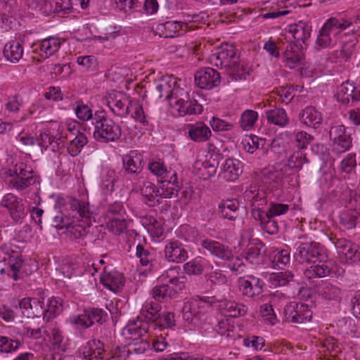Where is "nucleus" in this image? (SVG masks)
<instances>
[{"label": "nucleus", "instance_id": "f257e3e1", "mask_svg": "<svg viewBox=\"0 0 360 360\" xmlns=\"http://www.w3.org/2000/svg\"><path fill=\"white\" fill-rule=\"evenodd\" d=\"M295 257L300 263H311L304 271V277L310 281L323 278L330 274L331 268L326 262L327 256L323 247L315 242L302 243L297 248Z\"/></svg>", "mask_w": 360, "mask_h": 360}, {"label": "nucleus", "instance_id": "f03ea898", "mask_svg": "<svg viewBox=\"0 0 360 360\" xmlns=\"http://www.w3.org/2000/svg\"><path fill=\"white\" fill-rule=\"evenodd\" d=\"M210 62L217 67L224 68L232 79H245L247 69L241 64L237 49L233 44L221 45L216 53L210 56Z\"/></svg>", "mask_w": 360, "mask_h": 360}, {"label": "nucleus", "instance_id": "7ed1b4c3", "mask_svg": "<svg viewBox=\"0 0 360 360\" xmlns=\"http://www.w3.org/2000/svg\"><path fill=\"white\" fill-rule=\"evenodd\" d=\"M93 136L98 142L108 143L118 140L122 136L121 127L105 115L104 111H96L92 121Z\"/></svg>", "mask_w": 360, "mask_h": 360}, {"label": "nucleus", "instance_id": "20e7f679", "mask_svg": "<svg viewBox=\"0 0 360 360\" xmlns=\"http://www.w3.org/2000/svg\"><path fill=\"white\" fill-rule=\"evenodd\" d=\"M170 107L178 112L179 116L200 114L203 108L197 100L191 96L189 91L181 88L174 92Z\"/></svg>", "mask_w": 360, "mask_h": 360}, {"label": "nucleus", "instance_id": "39448f33", "mask_svg": "<svg viewBox=\"0 0 360 360\" xmlns=\"http://www.w3.org/2000/svg\"><path fill=\"white\" fill-rule=\"evenodd\" d=\"M63 207H65L68 216L75 219L77 221H81L83 219L87 221L92 214L89 209V204L81 202L77 198H64L58 196L54 208L55 210H60Z\"/></svg>", "mask_w": 360, "mask_h": 360}, {"label": "nucleus", "instance_id": "423d86ee", "mask_svg": "<svg viewBox=\"0 0 360 360\" xmlns=\"http://www.w3.org/2000/svg\"><path fill=\"white\" fill-rule=\"evenodd\" d=\"M106 103L110 110L117 116L126 117L131 112V100L120 91L110 93L106 97Z\"/></svg>", "mask_w": 360, "mask_h": 360}, {"label": "nucleus", "instance_id": "0eeeda50", "mask_svg": "<svg viewBox=\"0 0 360 360\" xmlns=\"http://www.w3.org/2000/svg\"><path fill=\"white\" fill-rule=\"evenodd\" d=\"M7 174L11 176H15L13 186L17 189H25L36 182V177L33 171L23 162L16 164L13 169H10Z\"/></svg>", "mask_w": 360, "mask_h": 360}, {"label": "nucleus", "instance_id": "6e6552de", "mask_svg": "<svg viewBox=\"0 0 360 360\" xmlns=\"http://www.w3.org/2000/svg\"><path fill=\"white\" fill-rule=\"evenodd\" d=\"M344 125L333 126L329 131L330 139L333 141L332 151L341 154L349 149L352 146L350 135L346 134Z\"/></svg>", "mask_w": 360, "mask_h": 360}, {"label": "nucleus", "instance_id": "1a4fd4ad", "mask_svg": "<svg viewBox=\"0 0 360 360\" xmlns=\"http://www.w3.org/2000/svg\"><path fill=\"white\" fill-rule=\"evenodd\" d=\"M350 25L351 23L347 22L341 23L336 18L329 19L319 32L316 43V49L319 50L328 47L331 42L330 34H336L338 32V29H345Z\"/></svg>", "mask_w": 360, "mask_h": 360}, {"label": "nucleus", "instance_id": "9d476101", "mask_svg": "<svg viewBox=\"0 0 360 360\" xmlns=\"http://www.w3.org/2000/svg\"><path fill=\"white\" fill-rule=\"evenodd\" d=\"M284 314L286 320L295 323L309 321L312 317V311L309 306L302 302H290L285 306Z\"/></svg>", "mask_w": 360, "mask_h": 360}, {"label": "nucleus", "instance_id": "9b49d317", "mask_svg": "<svg viewBox=\"0 0 360 360\" xmlns=\"http://www.w3.org/2000/svg\"><path fill=\"white\" fill-rule=\"evenodd\" d=\"M335 247L341 262L352 263L360 260V252H358V247L355 243L340 238L335 242Z\"/></svg>", "mask_w": 360, "mask_h": 360}, {"label": "nucleus", "instance_id": "f8f14e48", "mask_svg": "<svg viewBox=\"0 0 360 360\" xmlns=\"http://www.w3.org/2000/svg\"><path fill=\"white\" fill-rule=\"evenodd\" d=\"M195 82L201 89H211L220 84V74L212 68H205L195 72Z\"/></svg>", "mask_w": 360, "mask_h": 360}, {"label": "nucleus", "instance_id": "ddd939ff", "mask_svg": "<svg viewBox=\"0 0 360 360\" xmlns=\"http://www.w3.org/2000/svg\"><path fill=\"white\" fill-rule=\"evenodd\" d=\"M240 291L243 295L253 297L263 292L264 281L253 275H247L238 279Z\"/></svg>", "mask_w": 360, "mask_h": 360}, {"label": "nucleus", "instance_id": "4468645a", "mask_svg": "<svg viewBox=\"0 0 360 360\" xmlns=\"http://www.w3.org/2000/svg\"><path fill=\"white\" fill-rule=\"evenodd\" d=\"M1 205L8 210L11 217L16 222L26 215L23 200L12 193L4 196Z\"/></svg>", "mask_w": 360, "mask_h": 360}, {"label": "nucleus", "instance_id": "2eb2a0df", "mask_svg": "<svg viewBox=\"0 0 360 360\" xmlns=\"http://www.w3.org/2000/svg\"><path fill=\"white\" fill-rule=\"evenodd\" d=\"M360 219V195L354 196L349 201V207L342 211L340 220L346 229L355 227L358 219Z\"/></svg>", "mask_w": 360, "mask_h": 360}, {"label": "nucleus", "instance_id": "dca6fc26", "mask_svg": "<svg viewBox=\"0 0 360 360\" xmlns=\"http://www.w3.org/2000/svg\"><path fill=\"white\" fill-rule=\"evenodd\" d=\"M165 256L167 261L175 263L184 262L188 257L185 245L177 240H172L165 245Z\"/></svg>", "mask_w": 360, "mask_h": 360}, {"label": "nucleus", "instance_id": "f3484780", "mask_svg": "<svg viewBox=\"0 0 360 360\" xmlns=\"http://www.w3.org/2000/svg\"><path fill=\"white\" fill-rule=\"evenodd\" d=\"M206 314L205 304L198 300H191L184 304L182 309L183 319L195 323Z\"/></svg>", "mask_w": 360, "mask_h": 360}, {"label": "nucleus", "instance_id": "a211bd4d", "mask_svg": "<svg viewBox=\"0 0 360 360\" xmlns=\"http://www.w3.org/2000/svg\"><path fill=\"white\" fill-rule=\"evenodd\" d=\"M304 47L302 44L292 41L288 44L283 53L286 65L290 68H294L297 65L302 64L304 60Z\"/></svg>", "mask_w": 360, "mask_h": 360}, {"label": "nucleus", "instance_id": "6ab92c4d", "mask_svg": "<svg viewBox=\"0 0 360 360\" xmlns=\"http://www.w3.org/2000/svg\"><path fill=\"white\" fill-rule=\"evenodd\" d=\"M136 256L139 259L142 266H147L150 272L157 271L159 269V262L157 259L156 252L151 248H146L143 245L136 246Z\"/></svg>", "mask_w": 360, "mask_h": 360}, {"label": "nucleus", "instance_id": "aec40b11", "mask_svg": "<svg viewBox=\"0 0 360 360\" xmlns=\"http://www.w3.org/2000/svg\"><path fill=\"white\" fill-rule=\"evenodd\" d=\"M201 245L212 255L219 259L227 261H231L233 259L232 250L229 247L224 245L218 241L205 239L202 240Z\"/></svg>", "mask_w": 360, "mask_h": 360}, {"label": "nucleus", "instance_id": "412c9836", "mask_svg": "<svg viewBox=\"0 0 360 360\" xmlns=\"http://www.w3.org/2000/svg\"><path fill=\"white\" fill-rule=\"evenodd\" d=\"M149 330V323L142 317L138 316L136 320L130 321L124 329V334L129 339L138 340L146 335Z\"/></svg>", "mask_w": 360, "mask_h": 360}, {"label": "nucleus", "instance_id": "4be33fe9", "mask_svg": "<svg viewBox=\"0 0 360 360\" xmlns=\"http://www.w3.org/2000/svg\"><path fill=\"white\" fill-rule=\"evenodd\" d=\"M181 89V88L176 84V82L174 79H170L168 81L162 80L158 83L153 90V94L155 97L158 98L165 96L170 105L172 99L174 97V92Z\"/></svg>", "mask_w": 360, "mask_h": 360}, {"label": "nucleus", "instance_id": "5701e85b", "mask_svg": "<svg viewBox=\"0 0 360 360\" xmlns=\"http://www.w3.org/2000/svg\"><path fill=\"white\" fill-rule=\"evenodd\" d=\"M106 353L104 345L98 340H91L83 347L82 355L87 360H103Z\"/></svg>", "mask_w": 360, "mask_h": 360}, {"label": "nucleus", "instance_id": "b1692460", "mask_svg": "<svg viewBox=\"0 0 360 360\" xmlns=\"http://www.w3.org/2000/svg\"><path fill=\"white\" fill-rule=\"evenodd\" d=\"M300 122L306 126L316 129L323 121V117L315 107L307 106L299 114Z\"/></svg>", "mask_w": 360, "mask_h": 360}, {"label": "nucleus", "instance_id": "393cba45", "mask_svg": "<svg viewBox=\"0 0 360 360\" xmlns=\"http://www.w3.org/2000/svg\"><path fill=\"white\" fill-rule=\"evenodd\" d=\"M141 193L144 202L150 207H155L162 202L160 189L151 182L143 183L141 188Z\"/></svg>", "mask_w": 360, "mask_h": 360}, {"label": "nucleus", "instance_id": "a878e982", "mask_svg": "<svg viewBox=\"0 0 360 360\" xmlns=\"http://www.w3.org/2000/svg\"><path fill=\"white\" fill-rule=\"evenodd\" d=\"M242 172V163L237 159L228 158L223 164L221 174L226 181H236Z\"/></svg>", "mask_w": 360, "mask_h": 360}, {"label": "nucleus", "instance_id": "bb28decb", "mask_svg": "<svg viewBox=\"0 0 360 360\" xmlns=\"http://www.w3.org/2000/svg\"><path fill=\"white\" fill-rule=\"evenodd\" d=\"M188 24L181 21H167L160 24L158 30L162 32L165 38L174 37L186 32Z\"/></svg>", "mask_w": 360, "mask_h": 360}, {"label": "nucleus", "instance_id": "cd10ccee", "mask_svg": "<svg viewBox=\"0 0 360 360\" xmlns=\"http://www.w3.org/2000/svg\"><path fill=\"white\" fill-rule=\"evenodd\" d=\"M219 307L222 311V314L232 318L244 316L248 311V308L245 305L233 300H221L220 301Z\"/></svg>", "mask_w": 360, "mask_h": 360}, {"label": "nucleus", "instance_id": "c85d7f7f", "mask_svg": "<svg viewBox=\"0 0 360 360\" xmlns=\"http://www.w3.org/2000/svg\"><path fill=\"white\" fill-rule=\"evenodd\" d=\"M239 202L236 199L222 200L218 206V214L223 219L235 221L238 218Z\"/></svg>", "mask_w": 360, "mask_h": 360}, {"label": "nucleus", "instance_id": "c756f323", "mask_svg": "<svg viewBox=\"0 0 360 360\" xmlns=\"http://www.w3.org/2000/svg\"><path fill=\"white\" fill-rule=\"evenodd\" d=\"M187 128L188 136L191 140L196 142H205L208 140L211 135L209 127L201 122L190 124Z\"/></svg>", "mask_w": 360, "mask_h": 360}, {"label": "nucleus", "instance_id": "7c9ffc66", "mask_svg": "<svg viewBox=\"0 0 360 360\" xmlns=\"http://www.w3.org/2000/svg\"><path fill=\"white\" fill-rule=\"evenodd\" d=\"M122 162L124 170L128 174H139L144 166L142 156L136 153H131L124 156Z\"/></svg>", "mask_w": 360, "mask_h": 360}, {"label": "nucleus", "instance_id": "2f4dec72", "mask_svg": "<svg viewBox=\"0 0 360 360\" xmlns=\"http://www.w3.org/2000/svg\"><path fill=\"white\" fill-rule=\"evenodd\" d=\"M311 27L307 22L300 21L290 26V32L294 39V41L304 44L310 37Z\"/></svg>", "mask_w": 360, "mask_h": 360}, {"label": "nucleus", "instance_id": "473e14b6", "mask_svg": "<svg viewBox=\"0 0 360 360\" xmlns=\"http://www.w3.org/2000/svg\"><path fill=\"white\" fill-rule=\"evenodd\" d=\"M101 283L114 292H117L123 287L124 280L122 275L117 271L110 272L101 278Z\"/></svg>", "mask_w": 360, "mask_h": 360}, {"label": "nucleus", "instance_id": "72a5a7b5", "mask_svg": "<svg viewBox=\"0 0 360 360\" xmlns=\"http://www.w3.org/2000/svg\"><path fill=\"white\" fill-rule=\"evenodd\" d=\"M161 305L156 302H146L143 305L139 317L148 321V323H153L155 319L160 313Z\"/></svg>", "mask_w": 360, "mask_h": 360}, {"label": "nucleus", "instance_id": "f704fd0d", "mask_svg": "<svg viewBox=\"0 0 360 360\" xmlns=\"http://www.w3.org/2000/svg\"><path fill=\"white\" fill-rule=\"evenodd\" d=\"M150 349V345L146 340H136L134 342L130 343L127 347H123L122 354L124 356L129 357L132 354H143Z\"/></svg>", "mask_w": 360, "mask_h": 360}, {"label": "nucleus", "instance_id": "c9c22d12", "mask_svg": "<svg viewBox=\"0 0 360 360\" xmlns=\"http://www.w3.org/2000/svg\"><path fill=\"white\" fill-rule=\"evenodd\" d=\"M266 117L269 123L284 127L288 122L286 112L283 108H275L266 111Z\"/></svg>", "mask_w": 360, "mask_h": 360}, {"label": "nucleus", "instance_id": "e433bc0d", "mask_svg": "<svg viewBox=\"0 0 360 360\" xmlns=\"http://www.w3.org/2000/svg\"><path fill=\"white\" fill-rule=\"evenodd\" d=\"M23 49L18 41H12L7 44L4 49V56L11 62H18L22 58Z\"/></svg>", "mask_w": 360, "mask_h": 360}, {"label": "nucleus", "instance_id": "4c0bfd02", "mask_svg": "<svg viewBox=\"0 0 360 360\" xmlns=\"http://www.w3.org/2000/svg\"><path fill=\"white\" fill-rule=\"evenodd\" d=\"M167 183L160 184V187L161 200L163 198H171L173 196H176L180 190V186L178 181H176L174 176L170 178V180Z\"/></svg>", "mask_w": 360, "mask_h": 360}, {"label": "nucleus", "instance_id": "58836bf2", "mask_svg": "<svg viewBox=\"0 0 360 360\" xmlns=\"http://www.w3.org/2000/svg\"><path fill=\"white\" fill-rule=\"evenodd\" d=\"M23 343L18 339L0 335V352L12 354L17 352Z\"/></svg>", "mask_w": 360, "mask_h": 360}, {"label": "nucleus", "instance_id": "ea45409f", "mask_svg": "<svg viewBox=\"0 0 360 360\" xmlns=\"http://www.w3.org/2000/svg\"><path fill=\"white\" fill-rule=\"evenodd\" d=\"M355 86L349 81L343 82L339 87L337 93V99L343 104H347L351 98L353 101V96L355 95Z\"/></svg>", "mask_w": 360, "mask_h": 360}, {"label": "nucleus", "instance_id": "a19ab883", "mask_svg": "<svg viewBox=\"0 0 360 360\" xmlns=\"http://www.w3.org/2000/svg\"><path fill=\"white\" fill-rule=\"evenodd\" d=\"M318 293L322 298L328 300H339L341 297V290L329 283L320 287Z\"/></svg>", "mask_w": 360, "mask_h": 360}, {"label": "nucleus", "instance_id": "79ce46f5", "mask_svg": "<svg viewBox=\"0 0 360 360\" xmlns=\"http://www.w3.org/2000/svg\"><path fill=\"white\" fill-rule=\"evenodd\" d=\"M61 45L58 38L49 37L42 40L40 43V50L45 53L46 57H49L58 51Z\"/></svg>", "mask_w": 360, "mask_h": 360}, {"label": "nucleus", "instance_id": "37998d69", "mask_svg": "<svg viewBox=\"0 0 360 360\" xmlns=\"http://www.w3.org/2000/svg\"><path fill=\"white\" fill-rule=\"evenodd\" d=\"M80 221H70L66 228L67 232L70 236L73 239L83 240L89 233V227L79 224Z\"/></svg>", "mask_w": 360, "mask_h": 360}, {"label": "nucleus", "instance_id": "c03bdc74", "mask_svg": "<svg viewBox=\"0 0 360 360\" xmlns=\"http://www.w3.org/2000/svg\"><path fill=\"white\" fill-rule=\"evenodd\" d=\"M307 154L304 150H297L295 151L288 159L286 165L290 169H300L305 163H309Z\"/></svg>", "mask_w": 360, "mask_h": 360}, {"label": "nucleus", "instance_id": "a18cd8bd", "mask_svg": "<svg viewBox=\"0 0 360 360\" xmlns=\"http://www.w3.org/2000/svg\"><path fill=\"white\" fill-rule=\"evenodd\" d=\"M87 142L88 139L86 135L78 131V134L70 142L68 146V153L72 157L77 156Z\"/></svg>", "mask_w": 360, "mask_h": 360}, {"label": "nucleus", "instance_id": "49530a36", "mask_svg": "<svg viewBox=\"0 0 360 360\" xmlns=\"http://www.w3.org/2000/svg\"><path fill=\"white\" fill-rule=\"evenodd\" d=\"M264 245L262 243L259 244H256L255 245L248 246L247 251L245 252V257L246 260L250 262L258 263L259 262V258L262 257L264 253Z\"/></svg>", "mask_w": 360, "mask_h": 360}, {"label": "nucleus", "instance_id": "de8ad7c7", "mask_svg": "<svg viewBox=\"0 0 360 360\" xmlns=\"http://www.w3.org/2000/svg\"><path fill=\"white\" fill-rule=\"evenodd\" d=\"M153 324L159 328H172L175 325L174 315L171 312L160 313Z\"/></svg>", "mask_w": 360, "mask_h": 360}, {"label": "nucleus", "instance_id": "09e8293b", "mask_svg": "<svg viewBox=\"0 0 360 360\" xmlns=\"http://www.w3.org/2000/svg\"><path fill=\"white\" fill-rule=\"evenodd\" d=\"M173 294V289L168 283L156 285L152 291L153 297L159 302L164 301L167 297H170Z\"/></svg>", "mask_w": 360, "mask_h": 360}, {"label": "nucleus", "instance_id": "8fccbe9b", "mask_svg": "<svg viewBox=\"0 0 360 360\" xmlns=\"http://www.w3.org/2000/svg\"><path fill=\"white\" fill-rule=\"evenodd\" d=\"M25 2L32 11H39L46 15L52 12L51 2L48 0H25Z\"/></svg>", "mask_w": 360, "mask_h": 360}, {"label": "nucleus", "instance_id": "3c124183", "mask_svg": "<svg viewBox=\"0 0 360 360\" xmlns=\"http://www.w3.org/2000/svg\"><path fill=\"white\" fill-rule=\"evenodd\" d=\"M290 254L288 250L274 251L272 257V263L279 269H283L287 264H290Z\"/></svg>", "mask_w": 360, "mask_h": 360}, {"label": "nucleus", "instance_id": "603ef678", "mask_svg": "<svg viewBox=\"0 0 360 360\" xmlns=\"http://www.w3.org/2000/svg\"><path fill=\"white\" fill-rule=\"evenodd\" d=\"M258 114L252 110H246L241 115L240 126L244 130H249L257 120Z\"/></svg>", "mask_w": 360, "mask_h": 360}, {"label": "nucleus", "instance_id": "864d4df0", "mask_svg": "<svg viewBox=\"0 0 360 360\" xmlns=\"http://www.w3.org/2000/svg\"><path fill=\"white\" fill-rule=\"evenodd\" d=\"M294 274L291 271H283L271 275V281L275 285L284 286L293 281Z\"/></svg>", "mask_w": 360, "mask_h": 360}, {"label": "nucleus", "instance_id": "5fc2aeb1", "mask_svg": "<svg viewBox=\"0 0 360 360\" xmlns=\"http://www.w3.org/2000/svg\"><path fill=\"white\" fill-rule=\"evenodd\" d=\"M86 316H88L89 320L92 321V325L95 322L102 324L108 319V313L103 309L98 308H92L86 310Z\"/></svg>", "mask_w": 360, "mask_h": 360}, {"label": "nucleus", "instance_id": "6e6d98bb", "mask_svg": "<svg viewBox=\"0 0 360 360\" xmlns=\"http://www.w3.org/2000/svg\"><path fill=\"white\" fill-rule=\"evenodd\" d=\"M63 311L61 302L56 298H51L49 301L48 309L44 312V319L49 321Z\"/></svg>", "mask_w": 360, "mask_h": 360}, {"label": "nucleus", "instance_id": "4d7b16f0", "mask_svg": "<svg viewBox=\"0 0 360 360\" xmlns=\"http://www.w3.org/2000/svg\"><path fill=\"white\" fill-rule=\"evenodd\" d=\"M107 227L112 233L120 235L126 229L127 223L124 219L112 217L107 222Z\"/></svg>", "mask_w": 360, "mask_h": 360}, {"label": "nucleus", "instance_id": "13d9d810", "mask_svg": "<svg viewBox=\"0 0 360 360\" xmlns=\"http://www.w3.org/2000/svg\"><path fill=\"white\" fill-rule=\"evenodd\" d=\"M249 193L251 194L252 198V208L264 210V206L267 205V200L266 198L265 197L264 193L262 191L259 192L257 191L256 190H251L248 193H247V196L249 198L250 197Z\"/></svg>", "mask_w": 360, "mask_h": 360}, {"label": "nucleus", "instance_id": "bf43d9fd", "mask_svg": "<svg viewBox=\"0 0 360 360\" xmlns=\"http://www.w3.org/2000/svg\"><path fill=\"white\" fill-rule=\"evenodd\" d=\"M289 210V205L275 202H270L266 210L269 217L274 218L287 213Z\"/></svg>", "mask_w": 360, "mask_h": 360}, {"label": "nucleus", "instance_id": "052dcab7", "mask_svg": "<svg viewBox=\"0 0 360 360\" xmlns=\"http://www.w3.org/2000/svg\"><path fill=\"white\" fill-rule=\"evenodd\" d=\"M314 140V137L306 131H298L295 135V141L298 150H304Z\"/></svg>", "mask_w": 360, "mask_h": 360}, {"label": "nucleus", "instance_id": "680f3d73", "mask_svg": "<svg viewBox=\"0 0 360 360\" xmlns=\"http://www.w3.org/2000/svg\"><path fill=\"white\" fill-rule=\"evenodd\" d=\"M131 117L143 124H147L144 111L141 105L137 101H132L131 104Z\"/></svg>", "mask_w": 360, "mask_h": 360}, {"label": "nucleus", "instance_id": "e2e57ef3", "mask_svg": "<svg viewBox=\"0 0 360 360\" xmlns=\"http://www.w3.org/2000/svg\"><path fill=\"white\" fill-rule=\"evenodd\" d=\"M77 63L84 68L86 71H94L97 68V60L93 56H79L77 58Z\"/></svg>", "mask_w": 360, "mask_h": 360}, {"label": "nucleus", "instance_id": "0e129e2a", "mask_svg": "<svg viewBox=\"0 0 360 360\" xmlns=\"http://www.w3.org/2000/svg\"><path fill=\"white\" fill-rule=\"evenodd\" d=\"M23 264V259L20 257H11L8 260V265L11 271V274H9L10 276L12 277L15 281H17L18 277V272L22 268Z\"/></svg>", "mask_w": 360, "mask_h": 360}, {"label": "nucleus", "instance_id": "69168bd1", "mask_svg": "<svg viewBox=\"0 0 360 360\" xmlns=\"http://www.w3.org/2000/svg\"><path fill=\"white\" fill-rule=\"evenodd\" d=\"M75 113L78 119L83 121H88L94 119L92 110L85 104L78 103L75 108Z\"/></svg>", "mask_w": 360, "mask_h": 360}, {"label": "nucleus", "instance_id": "338daca9", "mask_svg": "<svg viewBox=\"0 0 360 360\" xmlns=\"http://www.w3.org/2000/svg\"><path fill=\"white\" fill-rule=\"evenodd\" d=\"M62 138L60 135H51L50 133L43 132L40 134L37 139V143L44 149H46L54 141L60 140Z\"/></svg>", "mask_w": 360, "mask_h": 360}, {"label": "nucleus", "instance_id": "774afa93", "mask_svg": "<svg viewBox=\"0 0 360 360\" xmlns=\"http://www.w3.org/2000/svg\"><path fill=\"white\" fill-rule=\"evenodd\" d=\"M261 313L264 321L271 325L276 323V316L271 305L265 304L261 307Z\"/></svg>", "mask_w": 360, "mask_h": 360}]
</instances>
